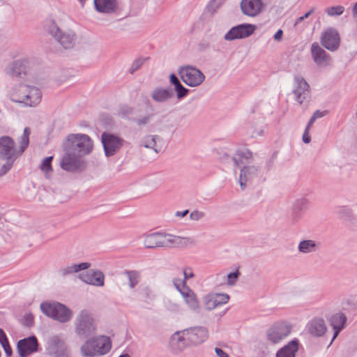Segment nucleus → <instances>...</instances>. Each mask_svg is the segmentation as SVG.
Wrapping results in <instances>:
<instances>
[{
    "label": "nucleus",
    "mask_w": 357,
    "mask_h": 357,
    "mask_svg": "<svg viewBox=\"0 0 357 357\" xmlns=\"http://www.w3.org/2000/svg\"><path fill=\"white\" fill-rule=\"evenodd\" d=\"M96 347H97L98 355H103L111 349L112 342L109 337L101 336L96 338Z\"/></svg>",
    "instance_id": "31"
},
{
    "label": "nucleus",
    "mask_w": 357,
    "mask_h": 357,
    "mask_svg": "<svg viewBox=\"0 0 357 357\" xmlns=\"http://www.w3.org/2000/svg\"><path fill=\"white\" fill-rule=\"evenodd\" d=\"M169 82L171 84H172L174 86V87L181 83L180 82L179 79L177 77V76L174 73H172L169 75Z\"/></svg>",
    "instance_id": "51"
},
{
    "label": "nucleus",
    "mask_w": 357,
    "mask_h": 357,
    "mask_svg": "<svg viewBox=\"0 0 357 357\" xmlns=\"http://www.w3.org/2000/svg\"><path fill=\"white\" fill-rule=\"evenodd\" d=\"M31 135V130L29 128L26 127L24 129V132L22 135L20 137L19 140V153L20 154H22L25 149L28 147L29 144V136Z\"/></svg>",
    "instance_id": "35"
},
{
    "label": "nucleus",
    "mask_w": 357,
    "mask_h": 357,
    "mask_svg": "<svg viewBox=\"0 0 357 357\" xmlns=\"http://www.w3.org/2000/svg\"><path fill=\"white\" fill-rule=\"evenodd\" d=\"M6 72L13 78L29 80L33 77L32 63L26 59L16 60L7 67Z\"/></svg>",
    "instance_id": "5"
},
{
    "label": "nucleus",
    "mask_w": 357,
    "mask_h": 357,
    "mask_svg": "<svg viewBox=\"0 0 357 357\" xmlns=\"http://www.w3.org/2000/svg\"><path fill=\"white\" fill-rule=\"evenodd\" d=\"M178 74L182 81L190 87L199 86L205 79V75L200 70L190 65L179 67Z\"/></svg>",
    "instance_id": "7"
},
{
    "label": "nucleus",
    "mask_w": 357,
    "mask_h": 357,
    "mask_svg": "<svg viewBox=\"0 0 357 357\" xmlns=\"http://www.w3.org/2000/svg\"><path fill=\"white\" fill-rule=\"evenodd\" d=\"M298 341L292 340L278 351L276 357H295V354L298 351Z\"/></svg>",
    "instance_id": "28"
},
{
    "label": "nucleus",
    "mask_w": 357,
    "mask_h": 357,
    "mask_svg": "<svg viewBox=\"0 0 357 357\" xmlns=\"http://www.w3.org/2000/svg\"><path fill=\"white\" fill-rule=\"evenodd\" d=\"M215 351L218 357H229L228 354L221 349L215 348Z\"/></svg>",
    "instance_id": "56"
},
{
    "label": "nucleus",
    "mask_w": 357,
    "mask_h": 357,
    "mask_svg": "<svg viewBox=\"0 0 357 357\" xmlns=\"http://www.w3.org/2000/svg\"><path fill=\"white\" fill-rule=\"evenodd\" d=\"M95 321L86 311H82L77 319L76 331L80 335L91 334L95 331Z\"/></svg>",
    "instance_id": "13"
},
{
    "label": "nucleus",
    "mask_w": 357,
    "mask_h": 357,
    "mask_svg": "<svg viewBox=\"0 0 357 357\" xmlns=\"http://www.w3.org/2000/svg\"><path fill=\"white\" fill-rule=\"evenodd\" d=\"M53 160V156H49L45 158L40 165V169L42 171L45 172L47 174L49 172H52V161Z\"/></svg>",
    "instance_id": "40"
},
{
    "label": "nucleus",
    "mask_w": 357,
    "mask_h": 357,
    "mask_svg": "<svg viewBox=\"0 0 357 357\" xmlns=\"http://www.w3.org/2000/svg\"><path fill=\"white\" fill-rule=\"evenodd\" d=\"M96 338H93L86 341L81 348V352L83 356L93 357L98 355V349L96 347Z\"/></svg>",
    "instance_id": "30"
},
{
    "label": "nucleus",
    "mask_w": 357,
    "mask_h": 357,
    "mask_svg": "<svg viewBox=\"0 0 357 357\" xmlns=\"http://www.w3.org/2000/svg\"><path fill=\"white\" fill-rule=\"evenodd\" d=\"M240 7L245 15L256 17L263 12L265 5L261 0H241Z\"/></svg>",
    "instance_id": "16"
},
{
    "label": "nucleus",
    "mask_w": 357,
    "mask_h": 357,
    "mask_svg": "<svg viewBox=\"0 0 357 357\" xmlns=\"http://www.w3.org/2000/svg\"><path fill=\"white\" fill-rule=\"evenodd\" d=\"M340 38L337 30L329 28L321 37V45L330 51H335L340 46Z\"/></svg>",
    "instance_id": "17"
},
{
    "label": "nucleus",
    "mask_w": 357,
    "mask_h": 357,
    "mask_svg": "<svg viewBox=\"0 0 357 357\" xmlns=\"http://www.w3.org/2000/svg\"><path fill=\"white\" fill-rule=\"evenodd\" d=\"M79 1L80 2V3L83 6L86 1V0H79Z\"/></svg>",
    "instance_id": "62"
},
{
    "label": "nucleus",
    "mask_w": 357,
    "mask_h": 357,
    "mask_svg": "<svg viewBox=\"0 0 357 357\" xmlns=\"http://www.w3.org/2000/svg\"><path fill=\"white\" fill-rule=\"evenodd\" d=\"M96 10L100 13L109 14L118 9L117 0H93Z\"/></svg>",
    "instance_id": "24"
},
{
    "label": "nucleus",
    "mask_w": 357,
    "mask_h": 357,
    "mask_svg": "<svg viewBox=\"0 0 357 357\" xmlns=\"http://www.w3.org/2000/svg\"><path fill=\"white\" fill-rule=\"evenodd\" d=\"M283 35V31L282 29L278 30V31L274 35V39L275 40H281Z\"/></svg>",
    "instance_id": "57"
},
{
    "label": "nucleus",
    "mask_w": 357,
    "mask_h": 357,
    "mask_svg": "<svg viewBox=\"0 0 357 357\" xmlns=\"http://www.w3.org/2000/svg\"><path fill=\"white\" fill-rule=\"evenodd\" d=\"M40 309L46 316L62 323L68 321L72 317L71 311L59 303H43Z\"/></svg>",
    "instance_id": "6"
},
{
    "label": "nucleus",
    "mask_w": 357,
    "mask_h": 357,
    "mask_svg": "<svg viewBox=\"0 0 357 357\" xmlns=\"http://www.w3.org/2000/svg\"><path fill=\"white\" fill-rule=\"evenodd\" d=\"M327 114V111L317 110L312 114L317 119L324 116Z\"/></svg>",
    "instance_id": "55"
},
{
    "label": "nucleus",
    "mask_w": 357,
    "mask_h": 357,
    "mask_svg": "<svg viewBox=\"0 0 357 357\" xmlns=\"http://www.w3.org/2000/svg\"><path fill=\"white\" fill-rule=\"evenodd\" d=\"M38 346V340L34 336L20 340L17 343V351L19 355L22 357H25L36 351Z\"/></svg>",
    "instance_id": "22"
},
{
    "label": "nucleus",
    "mask_w": 357,
    "mask_h": 357,
    "mask_svg": "<svg viewBox=\"0 0 357 357\" xmlns=\"http://www.w3.org/2000/svg\"><path fill=\"white\" fill-rule=\"evenodd\" d=\"M150 96L155 102L165 103L170 100L174 94L170 87L163 88L158 86L151 91Z\"/></svg>",
    "instance_id": "23"
},
{
    "label": "nucleus",
    "mask_w": 357,
    "mask_h": 357,
    "mask_svg": "<svg viewBox=\"0 0 357 357\" xmlns=\"http://www.w3.org/2000/svg\"><path fill=\"white\" fill-rule=\"evenodd\" d=\"M149 58H144V57H139L133 61L128 71L130 74H133L135 71L139 70L144 63Z\"/></svg>",
    "instance_id": "37"
},
{
    "label": "nucleus",
    "mask_w": 357,
    "mask_h": 357,
    "mask_svg": "<svg viewBox=\"0 0 357 357\" xmlns=\"http://www.w3.org/2000/svg\"><path fill=\"white\" fill-rule=\"evenodd\" d=\"M311 54L314 62L319 67H326L330 65L331 58L318 43H314L311 46Z\"/></svg>",
    "instance_id": "21"
},
{
    "label": "nucleus",
    "mask_w": 357,
    "mask_h": 357,
    "mask_svg": "<svg viewBox=\"0 0 357 357\" xmlns=\"http://www.w3.org/2000/svg\"><path fill=\"white\" fill-rule=\"evenodd\" d=\"M326 331V326L322 319H314L309 326V332L314 336H321Z\"/></svg>",
    "instance_id": "29"
},
{
    "label": "nucleus",
    "mask_w": 357,
    "mask_h": 357,
    "mask_svg": "<svg viewBox=\"0 0 357 357\" xmlns=\"http://www.w3.org/2000/svg\"><path fill=\"white\" fill-rule=\"evenodd\" d=\"M127 274L130 279V287H133L137 282V274L135 271H128Z\"/></svg>",
    "instance_id": "45"
},
{
    "label": "nucleus",
    "mask_w": 357,
    "mask_h": 357,
    "mask_svg": "<svg viewBox=\"0 0 357 357\" xmlns=\"http://www.w3.org/2000/svg\"><path fill=\"white\" fill-rule=\"evenodd\" d=\"M124 139L109 132H104L101 135V142L107 157L114 155L123 145Z\"/></svg>",
    "instance_id": "8"
},
{
    "label": "nucleus",
    "mask_w": 357,
    "mask_h": 357,
    "mask_svg": "<svg viewBox=\"0 0 357 357\" xmlns=\"http://www.w3.org/2000/svg\"><path fill=\"white\" fill-rule=\"evenodd\" d=\"M45 29L64 49H71L75 46L77 36L73 30L70 29H61L53 20L46 22Z\"/></svg>",
    "instance_id": "4"
},
{
    "label": "nucleus",
    "mask_w": 357,
    "mask_h": 357,
    "mask_svg": "<svg viewBox=\"0 0 357 357\" xmlns=\"http://www.w3.org/2000/svg\"><path fill=\"white\" fill-rule=\"evenodd\" d=\"M7 340L8 339L5 333L2 329H0V344H2Z\"/></svg>",
    "instance_id": "58"
},
{
    "label": "nucleus",
    "mask_w": 357,
    "mask_h": 357,
    "mask_svg": "<svg viewBox=\"0 0 357 357\" xmlns=\"http://www.w3.org/2000/svg\"><path fill=\"white\" fill-rule=\"evenodd\" d=\"M143 245L146 248H185L193 246L196 241L192 237L180 236L160 231L142 235Z\"/></svg>",
    "instance_id": "2"
},
{
    "label": "nucleus",
    "mask_w": 357,
    "mask_h": 357,
    "mask_svg": "<svg viewBox=\"0 0 357 357\" xmlns=\"http://www.w3.org/2000/svg\"><path fill=\"white\" fill-rule=\"evenodd\" d=\"M205 216V213L199 211H193L190 215V218L192 220H199Z\"/></svg>",
    "instance_id": "44"
},
{
    "label": "nucleus",
    "mask_w": 357,
    "mask_h": 357,
    "mask_svg": "<svg viewBox=\"0 0 357 357\" xmlns=\"http://www.w3.org/2000/svg\"><path fill=\"white\" fill-rule=\"evenodd\" d=\"M167 118L166 115H161L157 119L152 126L155 128L161 129L163 124L167 121Z\"/></svg>",
    "instance_id": "43"
},
{
    "label": "nucleus",
    "mask_w": 357,
    "mask_h": 357,
    "mask_svg": "<svg viewBox=\"0 0 357 357\" xmlns=\"http://www.w3.org/2000/svg\"><path fill=\"white\" fill-rule=\"evenodd\" d=\"M344 11V7L342 6H335L328 7L326 10V13L328 15L332 17H337L341 15Z\"/></svg>",
    "instance_id": "36"
},
{
    "label": "nucleus",
    "mask_w": 357,
    "mask_h": 357,
    "mask_svg": "<svg viewBox=\"0 0 357 357\" xmlns=\"http://www.w3.org/2000/svg\"><path fill=\"white\" fill-rule=\"evenodd\" d=\"M1 344L4 349L6 354L8 356H10L12 354V349L9 344L8 340L4 342L3 343H2Z\"/></svg>",
    "instance_id": "48"
},
{
    "label": "nucleus",
    "mask_w": 357,
    "mask_h": 357,
    "mask_svg": "<svg viewBox=\"0 0 357 357\" xmlns=\"http://www.w3.org/2000/svg\"><path fill=\"white\" fill-rule=\"evenodd\" d=\"M93 147V141L87 135H69L63 143L66 153L60 162L61 167L68 172L83 171L86 167V162L82 157L89 155Z\"/></svg>",
    "instance_id": "1"
},
{
    "label": "nucleus",
    "mask_w": 357,
    "mask_h": 357,
    "mask_svg": "<svg viewBox=\"0 0 357 357\" xmlns=\"http://www.w3.org/2000/svg\"><path fill=\"white\" fill-rule=\"evenodd\" d=\"M229 296L226 294H213L205 298V305L207 309L212 310L218 305L226 304Z\"/></svg>",
    "instance_id": "25"
},
{
    "label": "nucleus",
    "mask_w": 357,
    "mask_h": 357,
    "mask_svg": "<svg viewBox=\"0 0 357 357\" xmlns=\"http://www.w3.org/2000/svg\"><path fill=\"white\" fill-rule=\"evenodd\" d=\"M261 168L256 165H244L241 169L239 175V184L242 190L246 187V183L259 177Z\"/></svg>",
    "instance_id": "18"
},
{
    "label": "nucleus",
    "mask_w": 357,
    "mask_h": 357,
    "mask_svg": "<svg viewBox=\"0 0 357 357\" xmlns=\"http://www.w3.org/2000/svg\"><path fill=\"white\" fill-rule=\"evenodd\" d=\"M42 99L40 89L35 86L20 84L15 86L10 91V100L23 107H35Z\"/></svg>",
    "instance_id": "3"
},
{
    "label": "nucleus",
    "mask_w": 357,
    "mask_h": 357,
    "mask_svg": "<svg viewBox=\"0 0 357 357\" xmlns=\"http://www.w3.org/2000/svg\"><path fill=\"white\" fill-rule=\"evenodd\" d=\"M119 357H130V356L128 354H123V355H121Z\"/></svg>",
    "instance_id": "63"
},
{
    "label": "nucleus",
    "mask_w": 357,
    "mask_h": 357,
    "mask_svg": "<svg viewBox=\"0 0 357 357\" xmlns=\"http://www.w3.org/2000/svg\"><path fill=\"white\" fill-rule=\"evenodd\" d=\"M317 120V119L312 115L311 116V118L310 119L305 128H308L309 130H310V128L312 127V126L313 125V123H314V121Z\"/></svg>",
    "instance_id": "60"
},
{
    "label": "nucleus",
    "mask_w": 357,
    "mask_h": 357,
    "mask_svg": "<svg viewBox=\"0 0 357 357\" xmlns=\"http://www.w3.org/2000/svg\"><path fill=\"white\" fill-rule=\"evenodd\" d=\"M169 82L171 84H172L174 86V87L181 83L180 82L179 79L177 77V76L174 73H172L169 75Z\"/></svg>",
    "instance_id": "49"
},
{
    "label": "nucleus",
    "mask_w": 357,
    "mask_h": 357,
    "mask_svg": "<svg viewBox=\"0 0 357 357\" xmlns=\"http://www.w3.org/2000/svg\"><path fill=\"white\" fill-rule=\"evenodd\" d=\"M252 158V153L249 150L237 151L236 155L232 158V160L236 167H240L241 165H245L247 160Z\"/></svg>",
    "instance_id": "33"
},
{
    "label": "nucleus",
    "mask_w": 357,
    "mask_h": 357,
    "mask_svg": "<svg viewBox=\"0 0 357 357\" xmlns=\"http://www.w3.org/2000/svg\"><path fill=\"white\" fill-rule=\"evenodd\" d=\"M29 317L30 319V321L32 322L33 321V317L31 315H29Z\"/></svg>",
    "instance_id": "64"
},
{
    "label": "nucleus",
    "mask_w": 357,
    "mask_h": 357,
    "mask_svg": "<svg viewBox=\"0 0 357 357\" xmlns=\"http://www.w3.org/2000/svg\"><path fill=\"white\" fill-rule=\"evenodd\" d=\"M346 320L347 318L342 313H337L331 317L329 321L334 329V336L333 339H335L339 332L344 328Z\"/></svg>",
    "instance_id": "27"
},
{
    "label": "nucleus",
    "mask_w": 357,
    "mask_h": 357,
    "mask_svg": "<svg viewBox=\"0 0 357 357\" xmlns=\"http://www.w3.org/2000/svg\"><path fill=\"white\" fill-rule=\"evenodd\" d=\"M309 132H310V130L308 128H305V131H304V133H303V137H302L303 142L305 144H308L311 141V138H310V136L309 135Z\"/></svg>",
    "instance_id": "53"
},
{
    "label": "nucleus",
    "mask_w": 357,
    "mask_h": 357,
    "mask_svg": "<svg viewBox=\"0 0 357 357\" xmlns=\"http://www.w3.org/2000/svg\"><path fill=\"white\" fill-rule=\"evenodd\" d=\"M3 160L6 161V162L0 168V177L6 174L11 169L15 159H5Z\"/></svg>",
    "instance_id": "39"
},
{
    "label": "nucleus",
    "mask_w": 357,
    "mask_h": 357,
    "mask_svg": "<svg viewBox=\"0 0 357 357\" xmlns=\"http://www.w3.org/2000/svg\"><path fill=\"white\" fill-rule=\"evenodd\" d=\"M308 204V200L305 198H300L296 200L294 205V211L292 213L294 221L298 220L300 218L299 212L307 209Z\"/></svg>",
    "instance_id": "34"
},
{
    "label": "nucleus",
    "mask_w": 357,
    "mask_h": 357,
    "mask_svg": "<svg viewBox=\"0 0 357 357\" xmlns=\"http://www.w3.org/2000/svg\"><path fill=\"white\" fill-rule=\"evenodd\" d=\"M174 88V91L176 93V98L178 100H181L185 98L188 95V93L190 91V90L183 86V85L181 83L179 84L178 85H176Z\"/></svg>",
    "instance_id": "38"
},
{
    "label": "nucleus",
    "mask_w": 357,
    "mask_h": 357,
    "mask_svg": "<svg viewBox=\"0 0 357 357\" xmlns=\"http://www.w3.org/2000/svg\"><path fill=\"white\" fill-rule=\"evenodd\" d=\"M222 0H211L208 5V9L210 12L214 13L221 5Z\"/></svg>",
    "instance_id": "42"
},
{
    "label": "nucleus",
    "mask_w": 357,
    "mask_h": 357,
    "mask_svg": "<svg viewBox=\"0 0 357 357\" xmlns=\"http://www.w3.org/2000/svg\"><path fill=\"white\" fill-rule=\"evenodd\" d=\"M291 333V327L289 324L281 323L274 325L271 327L267 333L268 338L273 343H278Z\"/></svg>",
    "instance_id": "19"
},
{
    "label": "nucleus",
    "mask_w": 357,
    "mask_h": 357,
    "mask_svg": "<svg viewBox=\"0 0 357 357\" xmlns=\"http://www.w3.org/2000/svg\"><path fill=\"white\" fill-rule=\"evenodd\" d=\"M292 93L295 100L300 105L304 102H309L310 100V85L305 79L300 76L296 75L294 79V87Z\"/></svg>",
    "instance_id": "9"
},
{
    "label": "nucleus",
    "mask_w": 357,
    "mask_h": 357,
    "mask_svg": "<svg viewBox=\"0 0 357 357\" xmlns=\"http://www.w3.org/2000/svg\"><path fill=\"white\" fill-rule=\"evenodd\" d=\"M181 271V273L184 275V279L183 281L185 282V280L191 278L193 277L194 274L192 273V269H180ZM182 281V280H181Z\"/></svg>",
    "instance_id": "47"
},
{
    "label": "nucleus",
    "mask_w": 357,
    "mask_h": 357,
    "mask_svg": "<svg viewBox=\"0 0 357 357\" xmlns=\"http://www.w3.org/2000/svg\"><path fill=\"white\" fill-rule=\"evenodd\" d=\"M317 120V119L312 115L311 116V118L310 119L305 128H308L309 130H310V128L312 127V126L313 125V123H314V121Z\"/></svg>",
    "instance_id": "59"
},
{
    "label": "nucleus",
    "mask_w": 357,
    "mask_h": 357,
    "mask_svg": "<svg viewBox=\"0 0 357 357\" xmlns=\"http://www.w3.org/2000/svg\"><path fill=\"white\" fill-rule=\"evenodd\" d=\"M256 26L251 24H241L232 27L224 36L225 40H234L249 37L255 31Z\"/></svg>",
    "instance_id": "14"
},
{
    "label": "nucleus",
    "mask_w": 357,
    "mask_h": 357,
    "mask_svg": "<svg viewBox=\"0 0 357 357\" xmlns=\"http://www.w3.org/2000/svg\"><path fill=\"white\" fill-rule=\"evenodd\" d=\"M21 154L17 150L15 142L8 136L0 137V160L17 159Z\"/></svg>",
    "instance_id": "12"
},
{
    "label": "nucleus",
    "mask_w": 357,
    "mask_h": 357,
    "mask_svg": "<svg viewBox=\"0 0 357 357\" xmlns=\"http://www.w3.org/2000/svg\"><path fill=\"white\" fill-rule=\"evenodd\" d=\"M275 158H276V153H274L272 155V156L271 157V158L266 162V167L268 171H269L272 168Z\"/></svg>",
    "instance_id": "52"
},
{
    "label": "nucleus",
    "mask_w": 357,
    "mask_h": 357,
    "mask_svg": "<svg viewBox=\"0 0 357 357\" xmlns=\"http://www.w3.org/2000/svg\"><path fill=\"white\" fill-rule=\"evenodd\" d=\"M109 264L107 263H100V264H96V263H91V262H83L80 264H73L70 268H90L91 266H108Z\"/></svg>",
    "instance_id": "41"
},
{
    "label": "nucleus",
    "mask_w": 357,
    "mask_h": 357,
    "mask_svg": "<svg viewBox=\"0 0 357 357\" xmlns=\"http://www.w3.org/2000/svg\"><path fill=\"white\" fill-rule=\"evenodd\" d=\"M189 213V211L188 210H185L183 211H177L176 213V216L177 217H185V215H187V214Z\"/></svg>",
    "instance_id": "61"
},
{
    "label": "nucleus",
    "mask_w": 357,
    "mask_h": 357,
    "mask_svg": "<svg viewBox=\"0 0 357 357\" xmlns=\"http://www.w3.org/2000/svg\"><path fill=\"white\" fill-rule=\"evenodd\" d=\"M319 246V243L313 240H303L298 245V250L303 254H307L316 252Z\"/></svg>",
    "instance_id": "32"
},
{
    "label": "nucleus",
    "mask_w": 357,
    "mask_h": 357,
    "mask_svg": "<svg viewBox=\"0 0 357 357\" xmlns=\"http://www.w3.org/2000/svg\"><path fill=\"white\" fill-rule=\"evenodd\" d=\"M238 274H239V273H238V270L234 273H231L227 275V284L229 285L234 284L238 278Z\"/></svg>",
    "instance_id": "46"
},
{
    "label": "nucleus",
    "mask_w": 357,
    "mask_h": 357,
    "mask_svg": "<svg viewBox=\"0 0 357 357\" xmlns=\"http://www.w3.org/2000/svg\"><path fill=\"white\" fill-rule=\"evenodd\" d=\"M79 271L78 277L84 282L96 286H102L104 283V275L102 272L95 269H75Z\"/></svg>",
    "instance_id": "15"
},
{
    "label": "nucleus",
    "mask_w": 357,
    "mask_h": 357,
    "mask_svg": "<svg viewBox=\"0 0 357 357\" xmlns=\"http://www.w3.org/2000/svg\"><path fill=\"white\" fill-rule=\"evenodd\" d=\"M174 284L188 306L192 309L197 308L198 301L196 295L190 289L185 286L184 282L181 281V279H175Z\"/></svg>",
    "instance_id": "20"
},
{
    "label": "nucleus",
    "mask_w": 357,
    "mask_h": 357,
    "mask_svg": "<svg viewBox=\"0 0 357 357\" xmlns=\"http://www.w3.org/2000/svg\"><path fill=\"white\" fill-rule=\"evenodd\" d=\"M169 82L171 84H172L174 86V87L181 83L180 82L179 79L177 77V76L174 73H172L169 75Z\"/></svg>",
    "instance_id": "50"
},
{
    "label": "nucleus",
    "mask_w": 357,
    "mask_h": 357,
    "mask_svg": "<svg viewBox=\"0 0 357 357\" xmlns=\"http://www.w3.org/2000/svg\"><path fill=\"white\" fill-rule=\"evenodd\" d=\"M161 140L162 139L159 135H147L142 139L141 144L147 149H153L155 153H158L162 147L158 144V142Z\"/></svg>",
    "instance_id": "26"
},
{
    "label": "nucleus",
    "mask_w": 357,
    "mask_h": 357,
    "mask_svg": "<svg viewBox=\"0 0 357 357\" xmlns=\"http://www.w3.org/2000/svg\"><path fill=\"white\" fill-rule=\"evenodd\" d=\"M135 108L128 105H123L119 109V114L125 119L135 123L138 127H144L150 124L154 114L152 113L146 115H139L134 117Z\"/></svg>",
    "instance_id": "11"
},
{
    "label": "nucleus",
    "mask_w": 357,
    "mask_h": 357,
    "mask_svg": "<svg viewBox=\"0 0 357 357\" xmlns=\"http://www.w3.org/2000/svg\"><path fill=\"white\" fill-rule=\"evenodd\" d=\"M313 12L314 8H312L309 12L306 13L304 15L299 17L295 22V26L297 25L301 22H302L304 19L307 18Z\"/></svg>",
    "instance_id": "54"
},
{
    "label": "nucleus",
    "mask_w": 357,
    "mask_h": 357,
    "mask_svg": "<svg viewBox=\"0 0 357 357\" xmlns=\"http://www.w3.org/2000/svg\"><path fill=\"white\" fill-rule=\"evenodd\" d=\"M181 341L188 342L192 344H199L208 338V331L202 327H196L183 331L176 334Z\"/></svg>",
    "instance_id": "10"
}]
</instances>
